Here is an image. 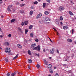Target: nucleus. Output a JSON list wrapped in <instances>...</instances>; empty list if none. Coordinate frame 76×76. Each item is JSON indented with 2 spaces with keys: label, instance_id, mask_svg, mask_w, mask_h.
<instances>
[{
  "label": "nucleus",
  "instance_id": "f257e3e1",
  "mask_svg": "<svg viewBox=\"0 0 76 76\" xmlns=\"http://www.w3.org/2000/svg\"><path fill=\"white\" fill-rule=\"evenodd\" d=\"M41 48V46L40 45H37L36 47L34 48V50H36L37 51H40V49Z\"/></svg>",
  "mask_w": 76,
  "mask_h": 76
},
{
  "label": "nucleus",
  "instance_id": "f03ea898",
  "mask_svg": "<svg viewBox=\"0 0 76 76\" xmlns=\"http://www.w3.org/2000/svg\"><path fill=\"white\" fill-rule=\"evenodd\" d=\"M36 45H37V44L36 43H34V44H32L31 45V48L33 50H34V49L36 47L35 46H36Z\"/></svg>",
  "mask_w": 76,
  "mask_h": 76
},
{
  "label": "nucleus",
  "instance_id": "7ed1b4c3",
  "mask_svg": "<svg viewBox=\"0 0 76 76\" xmlns=\"http://www.w3.org/2000/svg\"><path fill=\"white\" fill-rule=\"evenodd\" d=\"M58 9L60 11H62L64 10V7L63 6H61L58 8Z\"/></svg>",
  "mask_w": 76,
  "mask_h": 76
},
{
  "label": "nucleus",
  "instance_id": "20e7f679",
  "mask_svg": "<svg viewBox=\"0 0 76 76\" xmlns=\"http://www.w3.org/2000/svg\"><path fill=\"white\" fill-rule=\"evenodd\" d=\"M11 51V50H10V48H6L5 50V52H6L7 53H9Z\"/></svg>",
  "mask_w": 76,
  "mask_h": 76
},
{
  "label": "nucleus",
  "instance_id": "39448f33",
  "mask_svg": "<svg viewBox=\"0 0 76 76\" xmlns=\"http://www.w3.org/2000/svg\"><path fill=\"white\" fill-rule=\"evenodd\" d=\"M12 5H10L8 6V8L7 9V10L8 12H10L11 11V7H12Z\"/></svg>",
  "mask_w": 76,
  "mask_h": 76
},
{
  "label": "nucleus",
  "instance_id": "423d86ee",
  "mask_svg": "<svg viewBox=\"0 0 76 76\" xmlns=\"http://www.w3.org/2000/svg\"><path fill=\"white\" fill-rule=\"evenodd\" d=\"M42 15L41 13H39L36 16V18L37 19H39V18L41 17V16H42Z\"/></svg>",
  "mask_w": 76,
  "mask_h": 76
},
{
  "label": "nucleus",
  "instance_id": "0eeeda50",
  "mask_svg": "<svg viewBox=\"0 0 76 76\" xmlns=\"http://www.w3.org/2000/svg\"><path fill=\"white\" fill-rule=\"evenodd\" d=\"M4 45H5V46H9V43L7 42H6L4 43Z\"/></svg>",
  "mask_w": 76,
  "mask_h": 76
},
{
  "label": "nucleus",
  "instance_id": "6e6552de",
  "mask_svg": "<svg viewBox=\"0 0 76 76\" xmlns=\"http://www.w3.org/2000/svg\"><path fill=\"white\" fill-rule=\"evenodd\" d=\"M44 62L46 65H48V62L45 60H44Z\"/></svg>",
  "mask_w": 76,
  "mask_h": 76
},
{
  "label": "nucleus",
  "instance_id": "1a4fd4ad",
  "mask_svg": "<svg viewBox=\"0 0 76 76\" xmlns=\"http://www.w3.org/2000/svg\"><path fill=\"white\" fill-rule=\"evenodd\" d=\"M17 47H18V48H22V46L20 45V44H17Z\"/></svg>",
  "mask_w": 76,
  "mask_h": 76
},
{
  "label": "nucleus",
  "instance_id": "9d476101",
  "mask_svg": "<svg viewBox=\"0 0 76 76\" xmlns=\"http://www.w3.org/2000/svg\"><path fill=\"white\" fill-rule=\"evenodd\" d=\"M50 53L51 54H53V53H54V50H53V49H52L50 51Z\"/></svg>",
  "mask_w": 76,
  "mask_h": 76
},
{
  "label": "nucleus",
  "instance_id": "9b49d317",
  "mask_svg": "<svg viewBox=\"0 0 76 76\" xmlns=\"http://www.w3.org/2000/svg\"><path fill=\"white\" fill-rule=\"evenodd\" d=\"M67 41L69 42H72V39H67Z\"/></svg>",
  "mask_w": 76,
  "mask_h": 76
},
{
  "label": "nucleus",
  "instance_id": "f8f14e48",
  "mask_svg": "<svg viewBox=\"0 0 76 76\" xmlns=\"http://www.w3.org/2000/svg\"><path fill=\"white\" fill-rule=\"evenodd\" d=\"M18 54H17L16 56L13 58V59L15 60V59H16V58H17L18 57Z\"/></svg>",
  "mask_w": 76,
  "mask_h": 76
},
{
  "label": "nucleus",
  "instance_id": "ddd939ff",
  "mask_svg": "<svg viewBox=\"0 0 76 76\" xmlns=\"http://www.w3.org/2000/svg\"><path fill=\"white\" fill-rule=\"evenodd\" d=\"M44 13L45 15H48L49 13H50V12L48 11H46L44 12Z\"/></svg>",
  "mask_w": 76,
  "mask_h": 76
},
{
  "label": "nucleus",
  "instance_id": "4468645a",
  "mask_svg": "<svg viewBox=\"0 0 76 76\" xmlns=\"http://www.w3.org/2000/svg\"><path fill=\"white\" fill-rule=\"evenodd\" d=\"M51 67H52V65L51 64H49L48 66V67L49 68V69L51 68Z\"/></svg>",
  "mask_w": 76,
  "mask_h": 76
},
{
  "label": "nucleus",
  "instance_id": "2eb2a0df",
  "mask_svg": "<svg viewBox=\"0 0 76 76\" xmlns=\"http://www.w3.org/2000/svg\"><path fill=\"white\" fill-rule=\"evenodd\" d=\"M33 36H34V33H31L30 34V36L31 37H33Z\"/></svg>",
  "mask_w": 76,
  "mask_h": 76
},
{
  "label": "nucleus",
  "instance_id": "dca6fc26",
  "mask_svg": "<svg viewBox=\"0 0 76 76\" xmlns=\"http://www.w3.org/2000/svg\"><path fill=\"white\" fill-rule=\"evenodd\" d=\"M46 21H49L50 20V19L48 18H46L45 19Z\"/></svg>",
  "mask_w": 76,
  "mask_h": 76
},
{
  "label": "nucleus",
  "instance_id": "f3484780",
  "mask_svg": "<svg viewBox=\"0 0 76 76\" xmlns=\"http://www.w3.org/2000/svg\"><path fill=\"white\" fill-rule=\"evenodd\" d=\"M32 27H33V26L32 25H31L29 27V29H31L32 28Z\"/></svg>",
  "mask_w": 76,
  "mask_h": 76
},
{
  "label": "nucleus",
  "instance_id": "a211bd4d",
  "mask_svg": "<svg viewBox=\"0 0 76 76\" xmlns=\"http://www.w3.org/2000/svg\"><path fill=\"white\" fill-rule=\"evenodd\" d=\"M33 11H31L29 13L30 15H32L33 14Z\"/></svg>",
  "mask_w": 76,
  "mask_h": 76
},
{
  "label": "nucleus",
  "instance_id": "6ab92c4d",
  "mask_svg": "<svg viewBox=\"0 0 76 76\" xmlns=\"http://www.w3.org/2000/svg\"><path fill=\"white\" fill-rule=\"evenodd\" d=\"M16 75V72H15L14 73H12L11 74V75L12 76H14V75Z\"/></svg>",
  "mask_w": 76,
  "mask_h": 76
},
{
  "label": "nucleus",
  "instance_id": "aec40b11",
  "mask_svg": "<svg viewBox=\"0 0 76 76\" xmlns=\"http://www.w3.org/2000/svg\"><path fill=\"white\" fill-rule=\"evenodd\" d=\"M25 31L26 34H27V33H28V29H25Z\"/></svg>",
  "mask_w": 76,
  "mask_h": 76
},
{
  "label": "nucleus",
  "instance_id": "412c9836",
  "mask_svg": "<svg viewBox=\"0 0 76 76\" xmlns=\"http://www.w3.org/2000/svg\"><path fill=\"white\" fill-rule=\"evenodd\" d=\"M28 62L30 63H32V60L31 59L28 60Z\"/></svg>",
  "mask_w": 76,
  "mask_h": 76
},
{
  "label": "nucleus",
  "instance_id": "4be33fe9",
  "mask_svg": "<svg viewBox=\"0 0 76 76\" xmlns=\"http://www.w3.org/2000/svg\"><path fill=\"white\" fill-rule=\"evenodd\" d=\"M28 54H29V55H31V50H28Z\"/></svg>",
  "mask_w": 76,
  "mask_h": 76
},
{
  "label": "nucleus",
  "instance_id": "5701e85b",
  "mask_svg": "<svg viewBox=\"0 0 76 76\" xmlns=\"http://www.w3.org/2000/svg\"><path fill=\"white\" fill-rule=\"evenodd\" d=\"M60 19L61 20H63V17H62V16H61L60 17Z\"/></svg>",
  "mask_w": 76,
  "mask_h": 76
},
{
  "label": "nucleus",
  "instance_id": "b1692460",
  "mask_svg": "<svg viewBox=\"0 0 76 76\" xmlns=\"http://www.w3.org/2000/svg\"><path fill=\"white\" fill-rule=\"evenodd\" d=\"M69 13L70 14V15H71L72 16L73 15V13H72V12L70 11H69Z\"/></svg>",
  "mask_w": 76,
  "mask_h": 76
},
{
  "label": "nucleus",
  "instance_id": "393cba45",
  "mask_svg": "<svg viewBox=\"0 0 76 76\" xmlns=\"http://www.w3.org/2000/svg\"><path fill=\"white\" fill-rule=\"evenodd\" d=\"M63 28L64 29H67V28H68V27H67V26H64Z\"/></svg>",
  "mask_w": 76,
  "mask_h": 76
},
{
  "label": "nucleus",
  "instance_id": "a878e982",
  "mask_svg": "<svg viewBox=\"0 0 76 76\" xmlns=\"http://www.w3.org/2000/svg\"><path fill=\"white\" fill-rule=\"evenodd\" d=\"M36 66L37 69H39V68L40 67V66H39V65L38 64Z\"/></svg>",
  "mask_w": 76,
  "mask_h": 76
},
{
  "label": "nucleus",
  "instance_id": "bb28decb",
  "mask_svg": "<svg viewBox=\"0 0 76 76\" xmlns=\"http://www.w3.org/2000/svg\"><path fill=\"white\" fill-rule=\"evenodd\" d=\"M7 76H9L10 75V73L9 72H8L7 73L6 75Z\"/></svg>",
  "mask_w": 76,
  "mask_h": 76
},
{
  "label": "nucleus",
  "instance_id": "cd10ccee",
  "mask_svg": "<svg viewBox=\"0 0 76 76\" xmlns=\"http://www.w3.org/2000/svg\"><path fill=\"white\" fill-rule=\"evenodd\" d=\"M34 4H38V1H36L35 2H34Z\"/></svg>",
  "mask_w": 76,
  "mask_h": 76
},
{
  "label": "nucleus",
  "instance_id": "c85d7f7f",
  "mask_svg": "<svg viewBox=\"0 0 76 76\" xmlns=\"http://www.w3.org/2000/svg\"><path fill=\"white\" fill-rule=\"evenodd\" d=\"M24 23H25V25H27V24H28V21H25L24 22Z\"/></svg>",
  "mask_w": 76,
  "mask_h": 76
},
{
  "label": "nucleus",
  "instance_id": "c756f323",
  "mask_svg": "<svg viewBox=\"0 0 76 76\" xmlns=\"http://www.w3.org/2000/svg\"><path fill=\"white\" fill-rule=\"evenodd\" d=\"M46 4L45 3H44L43 4V7H44H44H45V6H46Z\"/></svg>",
  "mask_w": 76,
  "mask_h": 76
},
{
  "label": "nucleus",
  "instance_id": "7c9ffc66",
  "mask_svg": "<svg viewBox=\"0 0 76 76\" xmlns=\"http://www.w3.org/2000/svg\"><path fill=\"white\" fill-rule=\"evenodd\" d=\"M4 60L6 61V62H8V59L7 58H5L4 59Z\"/></svg>",
  "mask_w": 76,
  "mask_h": 76
},
{
  "label": "nucleus",
  "instance_id": "2f4dec72",
  "mask_svg": "<svg viewBox=\"0 0 76 76\" xmlns=\"http://www.w3.org/2000/svg\"><path fill=\"white\" fill-rule=\"evenodd\" d=\"M20 12L21 13H24V10L20 11Z\"/></svg>",
  "mask_w": 76,
  "mask_h": 76
},
{
  "label": "nucleus",
  "instance_id": "473e14b6",
  "mask_svg": "<svg viewBox=\"0 0 76 76\" xmlns=\"http://www.w3.org/2000/svg\"><path fill=\"white\" fill-rule=\"evenodd\" d=\"M15 19H12L11 20V22H15Z\"/></svg>",
  "mask_w": 76,
  "mask_h": 76
},
{
  "label": "nucleus",
  "instance_id": "72a5a7b5",
  "mask_svg": "<svg viewBox=\"0 0 76 76\" xmlns=\"http://www.w3.org/2000/svg\"><path fill=\"white\" fill-rule=\"evenodd\" d=\"M25 6V4H20V6L21 7H22L23 6Z\"/></svg>",
  "mask_w": 76,
  "mask_h": 76
},
{
  "label": "nucleus",
  "instance_id": "f704fd0d",
  "mask_svg": "<svg viewBox=\"0 0 76 76\" xmlns=\"http://www.w3.org/2000/svg\"><path fill=\"white\" fill-rule=\"evenodd\" d=\"M35 41L36 42H38L39 41V40H38V39H36Z\"/></svg>",
  "mask_w": 76,
  "mask_h": 76
},
{
  "label": "nucleus",
  "instance_id": "c9c22d12",
  "mask_svg": "<svg viewBox=\"0 0 76 76\" xmlns=\"http://www.w3.org/2000/svg\"><path fill=\"white\" fill-rule=\"evenodd\" d=\"M21 25L22 26H23V25H24V23L23 22H22L21 23Z\"/></svg>",
  "mask_w": 76,
  "mask_h": 76
},
{
  "label": "nucleus",
  "instance_id": "e433bc0d",
  "mask_svg": "<svg viewBox=\"0 0 76 76\" xmlns=\"http://www.w3.org/2000/svg\"><path fill=\"white\" fill-rule=\"evenodd\" d=\"M30 9H34V6H32L30 7Z\"/></svg>",
  "mask_w": 76,
  "mask_h": 76
},
{
  "label": "nucleus",
  "instance_id": "4c0bfd02",
  "mask_svg": "<svg viewBox=\"0 0 76 76\" xmlns=\"http://www.w3.org/2000/svg\"><path fill=\"white\" fill-rule=\"evenodd\" d=\"M40 24H41V23H42V22H43V21H42V20H40Z\"/></svg>",
  "mask_w": 76,
  "mask_h": 76
},
{
  "label": "nucleus",
  "instance_id": "58836bf2",
  "mask_svg": "<svg viewBox=\"0 0 76 76\" xmlns=\"http://www.w3.org/2000/svg\"><path fill=\"white\" fill-rule=\"evenodd\" d=\"M55 76H59L58 74V73H56L55 75Z\"/></svg>",
  "mask_w": 76,
  "mask_h": 76
},
{
  "label": "nucleus",
  "instance_id": "ea45409f",
  "mask_svg": "<svg viewBox=\"0 0 76 76\" xmlns=\"http://www.w3.org/2000/svg\"><path fill=\"white\" fill-rule=\"evenodd\" d=\"M18 30L19 31H21L22 30V29H21L20 28H18Z\"/></svg>",
  "mask_w": 76,
  "mask_h": 76
},
{
  "label": "nucleus",
  "instance_id": "a19ab883",
  "mask_svg": "<svg viewBox=\"0 0 76 76\" xmlns=\"http://www.w3.org/2000/svg\"><path fill=\"white\" fill-rule=\"evenodd\" d=\"M56 24L58 25V23H59V22H58V21H56Z\"/></svg>",
  "mask_w": 76,
  "mask_h": 76
},
{
  "label": "nucleus",
  "instance_id": "79ce46f5",
  "mask_svg": "<svg viewBox=\"0 0 76 76\" xmlns=\"http://www.w3.org/2000/svg\"><path fill=\"white\" fill-rule=\"evenodd\" d=\"M35 54L36 56H38V57H39V54H38L37 53H36Z\"/></svg>",
  "mask_w": 76,
  "mask_h": 76
},
{
  "label": "nucleus",
  "instance_id": "37998d69",
  "mask_svg": "<svg viewBox=\"0 0 76 76\" xmlns=\"http://www.w3.org/2000/svg\"><path fill=\"white\" fill-rule=\"evenodd\" d=\"M52 70V69H49V72H51Z\"/></svg>",
  "mask_w": 76,
  "mask_h": 76
},
{
  "label": "nucleus",
  "instance_id": "c03bdc74",
  "mask_svg": "<svg viewBox=\"0 0 76 76\" xmlns=\"http://www.w3.org/2000/svg\"><path fill=\"white\" fill-rule=\"evenodd\" d=\"M60 24L61 25H63V23H62V22H60Z\"/></svg>",
  "mask_w": 76,
  "mask_h": 76
},
{
  "label": "nucleus",
  "instance_id": "a18cd8bd",
  "mask_svg": "<svg viewBox=\"0 0 76 76\" xmlns=\"http://www.w3.org/2000/svg\"><path fill=\"white\" fill-rule=\"evenodd\" d=\"M11 35L10 34H9V35H8V37H11Z\"/></svg>",
  "mask_w": 76,
  "mask_h": 76
},
{
  "label": "nucleus",
  "instance_id": "49530a36",
  "mask_svg": "<svg viewBox=\"0 0 76 76\" xmlns=\"http://www.w3.org/2000/svg\"><path fill=\"white\" fill-rule=\"evenodd\" d=\"M28 69H30V68H31V66H28Z\"/></svg>",
  "mask_w": 76,
  "mask_h": 76
},
{
  "label": "nucleus",
  "instance_id": "de8ad7c7",
  "mask_svg": "<svg viewBox=\"0 0 76 76\" xmlns=\"http://www.w3.org/2000/svg\"><path fill=\"white\" fill-rule=\"evenodd\" d=\"M16 4H17V5H19V2H17L16 3Z\"/></svg>",
  "mask_w": 76,
  "mask_h": 76
},
{
  "label": "nucleus",
  "instance_id": "09e8293b",
  "mask_svg": "<svg viewBox=\"0 0 76 76\" xmlns=\"http://www.w3.org/2000/svg\"><path fill=\"white\" fill-rule=\"evenodd\" d=\"M74 32V30L73 29H72V34H73V32Z\"/></svg>",
  "mask_w": 76,
  "mask_h": 76
},
{
  "label": "nucleus",
  "instance_id": "8fccbe9b",
  "mask_svg": "<svg viewBox=\"0 0 76 76\" xmlns=\"http://www.w3.org/2000/svg\"><path fill=\"white\" fill-rule=\"evenodd\" d=\"M48 2H50V0H46Z\"/></svg>",
  "mask_w": 76,
  "mask_h": 76
},
{
  "label": "nucleus",
  "instance_id": "3c124183",
  "mask_svg": "<svg viewBox=\"0 0 76 76\" xmlns=\"http://www.w3.org/2000/svg\"><path fill=\"white\" fill-rule=\"evenodd\" d=\"M20 32L21 33H23V31H22V30H21V31H20Z\"/></svg>",
  "mask_w": 76,
  "mask_h": 76
},
{
  "label": "nucleus",
  "instance_id": "603ef678",
  "mask_svg": "<svg viewBox=\"0 0 76 76\" xmlns=\"http://www.w3.org/2000/svg\"><path fill=\"white\" fill-rule=\"evenodd\" d=\"M50 73H53V70L50 72Z\"/></svg>",
  "mask_w": 76,
  "mask_h": 76
},
{
  "label": "nucleus",
  "instance_id": "864d4df0",
  "mask_svg": "<svg viewBox=\"0 0 76 76\" xmlns=\"http://www.w3.org/2000/svg\"><path fill=\"white\" fill-rule=\"evenodd\" d=\"M0 37H1V38H3V36L2 35H1L0 36Z\"/></svg>",
  "mask_w": 76,
  "mask_h": 76
},
{
  "label": "nucleus",
  "instance_id": "5fc2aeb1",
  "mask_svg": "<svg viewBox=\"0 0 76 76\" xmlns=\"http://www.w3.org/2000/svg\"><path fill=\"white\" fill-rule=\"evenodd\" d=\"M43 52H45V49H43Z\"/></svg>",
  "mask_w": 76,
  "mask_h": 76
},
{
  "label": "nucleus",
  "instance_id": "6e6d98bb",
  "mask_svg": "<svg viewBox=\"0 0 76 76\" xmlns=\"http://www.w3.org/2000/svg\"><path fill=\"white\" fill-rule=\"evenodd\" d=\"M71 3H72V4H74V3L72 2V1H71Z\"/></svg>",
  "mask_w": 76,
  "mask_h": 76
},
{
  "label": "nucleus",
  "instance_id": "4d7b16f0",
  "mask_svg": "<svg viewBox=\"0 0 76 76\" xmlns=\"http://www.w3.org/2000/svg\"><path fill=\"white\" fill-rule=\"evenodd\" d=\"M50 41H51V42H52V41H51V39H50Z\"/></svg>",
  "mask_w": 76,
  "mask_h": 76
},
{
  "label": "nucleus",
  "instance_id": "13d9d810",
  "mask_svg": "<svg viewBox=\"0 0 76 76\" xmlns=\"http://www.w3.org/2000/svg\"><path fill=\"white\" fill-rule=\"evenodd\" d=\"M53 29H54V30H55V31H56V29H55V28H53Z\"/></svg>",
  "mask_w": 76,
  "mask_h": 76
},
{
  "label": "nucleus",
  "instance_id": "bf43d9fd",
  "mask_svg": "<svg viewBox=\"0 0 76 76\" xmlns=\"http://www.w3.org/2000/svg\"><path fill=\"white\" fill-rule=\"evenodd\" d=\"M18 75H20V74H21V73H20V72L18 73Z\"/></svg>",
  "mask_w": 76,
  "mask_h": 76
},
{
  "label": "nucleus",
  "instance_id": "052dcab7",
  "mask_svg": "<svg viewBox=\"0 0 76 76\" xmlns=\"http://www.w3.org/2000/svg\"><path fill=\"white\" fill-rule=\"evenodd\" d=\"M57 52L59 54V52H58V50H57Z\"/></svg>",
  "mask_w": 76,
  "mask_h": 76
},
{
  "label": "nucleus",
  "instance_id": "680f3d73",
  "mask_svg": "<svg viewBox=\"0 0 76 76\" xmlns=\"http://www.w3.org/2000/svg\"><path fill=\"white\" fill-rule=\"evenodd\" d=\"M56 68H57V67H56V66L54 67V69H56Z\"/></svg>",
  "mask_w": 76,
  "mask_h": 76
},
{
  "label": "nucleus",
  "instance_id": "e2e57ef3",
  "mask_svg": "<svg viewBox=\"0 0 76 76\" xmlns=\"http://www.w3.org/2000/svg\"><path fill=\"white\" fill-rule=\"evenodd\" d=\"M49 58H50V60H51V57H49Z\"/></svg>",
  "mask_w": 76,
  "mask_h": 76
},
{
  "label": "nucleus",
  "instance_id": "0e129e2a",
  "mask_svg": "<svg viewBox=\"0 0 76 76\" xmlns=\"http://www.w3.org/2000/svg\"><path fill=\"white\" fill-rule=\"evenodd\" d=\"M0 31H1V29L0 28Z\"/></svg>",
  "mask_w": 76,
  "mask_h": 76
},
{
  "label": "nucleus",
  "instance_id": "69168bd1",
  "mask_svg": "<svg viewBox=\"0 0 76 76\" xmlns=\"http://www.w3.org/2000/svg\"><path fill=\"white\" fill-rule=\"evenodd\" d=\"M38 1H39V2L41 1V0H38Z\"/></svg>",
  "mask_w": 76,
  "mask_h": 76
},
{
  "label": "nucleus",
  "instance_id": "338daca9",
  "mask_svg": "<svg viewBox=\"0 0 76 76\" xmlns=\"http://www.w3.org/2000/svg\"><path fill=\"white\" fill-rule=\"evenodd\" d=\"M48 76H51V75H49Z\"/></svg>",
  "mask_w": 76,
  "mask_h": 76
},
{
  "label": "nucleus",
  "instance_id": "774afa93",
  "mask_svg": "<svg viewBox=\"0 0 76 76\" xmlns=\"http://www.w3.org/2000/svg\"><path fill=\"white\" fill-rule=\"evenodd\" d=\"M75 44H76V42H75Z\"/></svg>",
  "mask_w": 76,
  "mask_h": 76
}]
</instances>
